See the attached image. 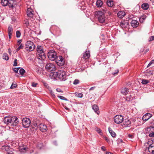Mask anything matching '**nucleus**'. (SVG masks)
<instances>
[{"instance_id": "obj_1", "label": "nucleus", "mask_w": 154, "mask_h": 154, "mask_svg": "<svg viewBox=\"0 0 154 154\" xmlns=\"http://www.w3.org/2000/svg\"><path fill=\"white\" fill-rule=\"evenodd\" d=\"M53 77L54 79H58L60 81H65L66 79L67 75L65 71H59L58 72H51Z\"/></svg>"}, {"instance_id": "obj_2", "label": "nucleus", "mask_w": 154, "mask_h": 154, "mask_svg": "<svg viewBox=\"0 0 154 154\" xmlns=\"http://www.w3.org/2000/svg\"><path fill=\"white\" fill-rule=\"evenodd\" d=\"M36 50L37 52V59L41 60L42 62V60H44L46 57L43 46L41 45H38L37 47Z\"/></svg>"}, {"instance_id": "obj_3", "label": "nucleus", "mask_w": 154, "mask_h": 154, "mask_svg": "<svg viewBox=\"0 0 154 154\" xmlns=\"http://www.w3.org/2000/svg\"><path fill=\"white\" fill-rule=\"evenodd\" d=\"M103 12L100 11H97L95 14V17H97L98 21L101 23H104L106 20L104 14L106 12L107 9L106 8L103 9Z\"/></svg>"}, {"instance_id": "obj_4", "label": "nucleus", "mask_w": 154, "mask_h": 154, "mask_svg": "<svg viewBox=\"0 0 154 154\" xmlns=\"http://www.w3.org/2000/svg\"><path fill=\"white\" fill-rule=\"evenodd\" d=\"M35 48V46L33 43L31 41H27L25 45V48L26 51H32Z\"/></svg>"}, {"instance_id": "obj_5", "label": "nucleus", "mask_w": 154, "mask_h": 154, "mask_svg": "<svg viewBox=\"0 0 154 154\" xmlns=\"http://www.w3.org/2000/svg\"><path fill=\"white\" fill-rule=\"evenodd\" d=\"M48 57L49 59L51 61L54 60L57 57L56 52L52 50H50L48 52Z\"/></svg>"}, {"instance_id": "obj_6", "label": "nucleus", "mask_w": 154, "mask_h": 154, "mask_svg": "<svg viewBox=\"0 0 154 154\" xmlns=\"http://www.w3.org/2000/svg\"><path fill=\"white\" fill-rule=\"evenodd\" d=\"M30 120L27 118H24L22 120V124L24 128H28L30 126Z\"/></svg>"}, {"instance_id": "obj_7", "label": "nucleus", "mask_w": 154, "mask_h": 154, "mask_svg": "<svg viewBox=\"0 0 154 154\" xmlns=\"http://www.w3.org/2000/svg\"><path fill=\"white\" fill-rule=\"evenodd\" d=\"M114 121L116 124H120L124 121V118L121 115H116L114 117Z\"/></svg>"}, {"instance_id": "obj_8", "label": "nucleus", "mask_w": 154, "mask_h": 154, "mask_svg": "<svg viewBox=\"0 0 154 154\" xmlns=\"http://www.w3.org/2000/svg\"><path fill=\"white\" fill-rule=\"evenodd\" d=\"M55 60H56V63L59 66H62L64 64V59L61 56H57Z\"/></svg>"}, {"instance_id": "obj_9", "label": "nucleus", "mask_w": 154, "mask_h": 154, "mask_svg": "<svg viewBox=\"0 0 154 154\" xmlns=\"http://www.w3.org/2000/svg\"><path fill=\"white\" fill-rule=\"evenodd\" d=\"M45 69L48 72H53L55 69V66L52 63H49L47 64L45 66Z\"/></svg>"}, {"instance_id": "obj_10", "label": "nucleus", "mask_w": 154, "mask_h": 154, "mask_svg": "<svg viewBox=\"0 0 154 154\" xmlns=\"http://www.w3.org/2000/svg\"><path fill=\"white\" fill-rule=\"evenodd\" d=\"M34 12L30 7H28L27 11V14L29 18H32Z\"/></svg>"}, {"instance_id": "obj_11", "label": "nucleus", "mask_w": 154, "mask_h": 154, "mask_svg": "<svg viewBox=\"0 0 154 154\" xmlns=\"http://www.w3.org/2000/svg\"><path fill=\"white\" fill-rule=\"evenodd\" d=\"M11 125L12 126H16L18 123L19 121L17 118L15 116L11 117Z\"/></svg>"}, {"instance_id": "obj_12", "label": "nucleus", "mask_w": 154, "mask_h": 154, "mask_svg": "<svg viewBox=\"0 0 154 154\" xmlns=\"http://www.w3.org/2000/svg\"><path fill=\"white\" fill-rule=\"evenodd\" d=\"M12 117L6 116L3 119L4 123L8 125H11V121L12 120Z\"/></svg>"}, {"instance_id": "obj_13", "label": "nucleus", "mask_w": 154, "mask_h": 154, "mask_svg": "<svg viewBox=\"0 0 154 154\" xmlns=\"http://www.w3.org/2000/svg\"><path fill=\"white\" fill-rule=\"evenodd\" d=\"M152 117V115L149 113H147L145 114L142 117V120L143 121H146Z\"/></svg>"}, {"instance_id": "obj_14", "label": "nucleus", "mask_w": 154, "mask_h": 154, "mask_svg": "<svg viewBox=\"0 0 154 154\" xmlns=\"http://www.w3.org/2000/svg\"><path fill=\"white\" fill-rule=\"evenodd\" d=\"M39 128L40 131L42 132H45L47 130L46 125L43 124H40Z\"/></svg>"}, {"instance_id": "obj_15", "label": "nucleus", "mask_w": 154, "mask_h": 154, "mask_svg": "<svg viewBox=\"0 0 154 154\" xmlns=\"http://www.w3.org/2000/svg\"><path fill=\"white\" fill-rule=\"evenodd\" d=\"M28 148L26 147V146L24 145L22 146H20V152L21 153H25L26 151L27 150Z\"/></svg>"}, {"instance_id": "obj_16", "label": "nucleus", "mask_w": 154, "mask_h": 154, "mask_svg": "<svg viewBox=\"0 0 154 154\" xmlns=\"http://www.w3.org/2000/svg\"><path fill=\"white\" fill-rule=\"evenodd\" d=\"M90 56V52L89 51H86L83 54L82 58L84 59L88 58Z\"/></svg>"}, {"instance_id": "obj_17", "label": "nucleus", "mask_w": 154, "mask_h": 154, "mask_svg": "<svg viewBox=\"0 0 154 154\" xmlns=\"http://www.w3.org/2000/svg\"><path fill=\"white\" fill-rule=\"evenodd\" d=\"M131 24L133 27H136L138 25L139 23L137 21L135 20H133L131 21Z\"/></svg>"}, {"instance_id": "obj_18", "label": "nucleus", "mask_w": 154, "mask_h": 154, "mask_svg": "<svg viewBox=\"0 0 154 154\" xmlns=\"http://www.w3.org/2000/svg\"><path fill=\"white\" fill-rule=\"evenodd\" d=\"M124 121V124L125 127H129L130 126L131 124V122L129 119H125Z\"/></svg>"}, {"instance_id": "obj_19", "label": "nucleus", "mask_w": 154, "mask_h": 154, "mask_svg": "<svg viewBox=\"0 0 154 154\" xmlns=\"http://www.w3.org/2000/svg\"><path fill=\"white\" fill-rule=\"evenodd\" d=\"M13 32V28L12 26L10 25L8 28V32L9 38H11L12 33Z\"/></svg>"}, {"instance_id": "obj_20", "label": "nucleus", "mask_w": 154, "mask_h": 154, "mask_svg": "<svg viewBox=\"0 0 154 154\" xmlns=\"http://www.w3.org/2000/svg\"><path fill=\"white\" fill-rule=\"evenodd\" d=\"M125 14V13L124 11H120L117 13V15L119 18H122L124 16Z\"/></svg>"}, {"instance_id": "obj_21", "label": "nucleus", "mask_w": 154, "mask_h": 154, "mask_svg": "<svg viewBox=\"0 0 154 154\" xmlns=\"http://www.w3.org/2000/svg\"><path fill=\"white\" fill-rule=\"evenodd\" d=\"M26 73L25 70L22 68L20 67V75H21L20 76H25L26 75Z\"/></svg>"}, {"instance_id": "obj_22", "label": "nucleus", "mask_w": 154, "mask_h": 154, "mask_svg": "<svg viewBox=\"0 0 154 154\" xmlns=\"http://www.w3.org/2000/svg\"><path fill=\"white\" fill-rule=\"evenodd\" d=\"M154 147V144H152L149 145L148 148V151L149 152H151L152 154H153L154 152V150H153V147Z\"/></svg>"}, {"instance_id": "obj_23", "label": "nucleus", "mask_w": 154, "mask_h": 154, "mask_svg": "<svg viewBox=\"0 0 154 154\" xmlns=\"http://www.w3.org/2000/svg\"><path fill=\"white\" fill-rule=\"evenodd\" d=\"M92 109L97 114L99 113V108L97 105L94 104L92 106Z\"/></svg>"}, {"instance_id": "obj_24", "label": "nucleus", "mask_w": 154, "mask_h": 154, "mask_svg": "<svg viewBox=\"0 0 154 154\" xmlns=\"http://www.w3.org/2000/svg\"><path fill=\"white\" fill-rule=\"evenodd\" d=\"M128 92V88H123L121 90V93L124 95H126Z\"/></svg>"}, {"instance_id": "obj_25", "label": "nucleus", "mask_w": 154, "mask_h": 154, "mask_svg": "<svg viewBox=\"0 0 154 154\" xmlns=\"http://www.w3.org/2000/svg\"><path fill=\"white\" fill-rule=\"evenodd\" d=\"M15 0H8V5L10 7H13L14 4H15Z\"/></svg>"}, {"instance_id": "obj_26", "label": "nucleus", "mask_w": 154, "mask_h": 154, "mask_svg": "<svg viewBox=\"0 0 154 154\" xmlns=\"http://www.w3.org/2000/svg\"><path fill=\"white\" fill-rule=\"evenodd\" d=\"M35 71L38 74H40L42 72L43 69L42 68L36 67L35 68Z\"/></svg>"}, {"instance_id": "obj_27", "label": "nucleus", "mask_w": 154, "mask_h": 154, "mask_svg": "<svg viewBox=\"0 0 154 154\" xmlns=\"http://www.w3.org/2000/svg\"><path fill=\"white\" fill-rule=\"evenodd\" d=\"M149 7V5L147 3H144L141 5V8L144 10L147 9Z\"/></svg>"}, {"instance_id": "obj_28", "label": "nucleus", "mask_w": 154, "mask_h": 154, "mask_svg": "<svg viewBox=\"0 0 154 154\" xmlns=\"http://www.w3.org/2000/svg\"><path fill=\"white\" fill-rule=\"evenodd\" d=\"M103 4V2L101 0H97L96 2V5L97 7H100Z\"/></svg>"}, {"instance_id": "obj_29", "label": "nucleus", "mask_w": 154, "mask_h": 154, "mask_svg": "<svg viewBox=\"0 0 154 154\" xmlns=\"http://www.w3.org/2000/svg\"><path fill=\"white\" fill-rule=\"evenodd\" d=\"M108 130L109 133L112 137H115L116 136V133L114 132L110 128H109Z\"/></svg>"}, {"instance_id": "obj_30", "label": "nucleus", "mask_w": 154, "mask_h": 154, "mask_svg": "<svg viewBox=\"0 0 154 154\" xmlns=\"http://www.w3.org/2000/svg\"><path fill=\"white\" fill-rule=\"evenodd\" d=\"M106 3L107 6L109 7H112L113 6V1L112 0H108Z\"/></svg>"}, {"instance_id": "obj_31", "label": "nucleus", "mask_w": 154, "mask_h": 154, "mask_svg": "<svg viewBox=\"0 0 154 154\" xmlns=\"http://www.w3.org/2000/svg\"><path fill=\"white\" fill-rule=\"evenodd\" d=\"M8 0H1V4L2 6H5L8 5Z\"/></svg>"}, {"instance_id": "obj_32", "label": "nucleus", "mask_w": 154, "mask_h": 154, "mask_svg": "<svg viewBox=\"0 0 154 154\" xmlns=\"http://www.w3.org/2000/svg\"><path fill=\"white\" fill-rule=\"evenodd\" d=\"M24 24L25 26H26L27 27L29 28V26H31L29 25L30 24V23L29 21V20L27 19H26L24 20Z\"/></svg>"}, {"instance_id": "obj_33", "label": "nucleus", "mask_w": 154, "mask_h": 154, "mask_svg": "<svg viewBox=\"0 0 154 154\" xmlns=\"http://www.w3.org/2000/svg\"><path fill=\"white\" fill-rule=\"evenodd\" d=\"M146 17V16L144 15L140 17L139 18L140 21L141 22H143V21L145 20Z\"/></svg>"}, {"instance_id": "obj_34", "label": "nucleus", "mask_w": 154, "mask_h": 154, "mask_svg": "<svg viewBox=\"0 0 154 154\" xmlns=\"http://www.w3.org/2000/svg\"><path fill=\"white\" fill-rule=\"evenodd\" d=\"M2 57L3 59L6 60H8L9 59L8 54L6 53L3 54Z\"/></svg>"}, {"instance_id": "obj_35", "label": "nucleus", "mask_w": 154, "mask_h": 154, "mask_svg": "<svg viewBox=\"0 0 154 154\" xmlns=\"http://www.w3.org/2000/svg\"><path fill=\"white\" fill-rule=\"evenodd\" d=\"M43 146V144L41 142H39L37 144V147L38 149H41Z\"/></svg>"}, {"instance_id": "obj_36", "label": "nucleus", "mask_w": 154, "mask_h": 154, "mask_svg": "<svg viewBox=\"0 0 154 154\" xmlns=\"http://www.w3.org/2000/svg\"><path fill=\"white\" fill-rule=\"evenodd\" d=\"M152 128V127H148L145 130L146 132V133H149V132H151V130Z\"/></svg>"}, {"instance_id": "obj_37", "label": "nucleus", "mask_w": 154, "mask_h": 154, "mask_svg": "<svg viewBox=\"0 0 154 154\" xmlns=\"http://www.w3.org/2000/svg\"><path fill=\"white\" fill-rule=\"evenodd\" d=\"M149 81L148 80L143 79L142 80V83L143 84L146 85L149 83Z\"/></svg>"}, {"instance_id": "obj_38", "label": "nucleus", "mask_w": 154, "mask_h": 154, "mask_svg": "<svg viewBox=\"0 0 154 154\" xmlns=\"http://www.w3.org/2000/svg\"><path fill=\"white\" fill-rule=\"evenodd\" d=\"M58 97L61 100H64L66 101H67L68 100L67 98L61 96H58Z\"/></svg>"}, {"instance_id": "obj_39", "label": "nucleus", "mask_w": 154, "mask_h": 154, "mask_svg": "<svg viewBox=\"0 0 154 154\" xmlns=\"http://www.w3.org/2000/svg\"><path fill=\"white\" fill-rule=\"evenodd\" d=\"M17 86V85L15 83V84H14V83H13L11 86L10 87V88L11 89H14L15 88H16V87Z\"/></svg>"}, {"instance_id": "obj_40", "label": "nucleus", "mask_w": 154, "mask_h": 154, "mask_svg": "<svg viewBox=\"0 0 154 154\" xmlns=\"http://www.w3.org/2000/svg\"><path fill=\"white\" fill-rule=\"evenodd\" d=\"M154 63V60H152L148 65L147 67H149L152 64Z\"/></svg>"}, {"instance_id": "obj_41", "label": "nucleus", "mask_w": 154, "mask_h": 154, "mask_svg": "<svg viewBox=\"0 0 154 154\" xmlns=\"http://www.w3.org/2000/svg\"><path fill=\"white\" fill-rule=\"evenodd\" d=\"M79 80L78 79H75L73 82L74 85H77L79 84Z\"/></svg>"}, {"instance_id": "obj_42", "label": "nucleus", "mask_w": 154, "mask_h": 154, "mask_svg": "<svg viewBox=\"0 0 154 154\" xmlns=\"http://www.w3.org/2000/svg\"><path fill=\"white\" fill-rule=\"evenodd\" d=\"M149 136L150 137H154V131L151 132L149 134Z\"/></svg>"}, {"instance_id": "obj_43", "label": "nucleus", "mask_w": 154, "mask_h": 154, "mask_svg": "<svg viewBox=\"0 0 154 154\" xmlns=\"http://www.w3.org/2000/svg\"><path fill=\"white\" fill-rule=\"evenodd\" d=\"M19 67L14 68H13V70L16 73L18 72Z\"/></svg>"}, {"instance_id": "obj_44", "label": "nucleus", "mask_w": 154, "mask_h": 154, "mask_svg": "<svg viewBox=\"0 0 154 154\" xmlns=\"http://www.w3.org/2000/svg\"><path fill=\"white\" fill-rule=\"evenodd\" d=\"M126 24L127 25H128V22H127L126 23H124V22H122L121 23V25L122 27H125L124 26H125V24Z\"/></svg>"}, {"instance_id": "obj_45", "label": "nucleus", "mask_w": 154, "mask_h": 154, "mask_svg": "<svg viewBox=\"0 0 154 154\" xmlns=\"http://www.w3.org/2000/svg\"><path fill=\"white\" fill-rule=\"evenodd\" d=\"M17 60L16 59H15L14 61L13 66H17Z\"/></svg>"}, {"instance_id": "obj_46", "label": "nucleus", "mask_w": 154, "mask_h": 154, "mask_svg": "<svg viewBox=\"0 0 154 154\" xmlns=\"http://www.w3.org/2000/svg\"><path fill=\"white\" fill-rule=\"evenodd\" d=\"M97 132L100 134H102V132L101 130L99 128H97Z\"/></svg>"}, {"instance_id": "obj_47", "label": "nucleus", "mask_w": 154, "mask_h": 154, "mask_svg": "<svg viewBox=\"0 0 154 154\" xmlns=\"http://www.w3.org/2000/svg\"><path fill=\"white\" fill-rule=\"evenodd\" d=\"M21 40H20V49L21 48H23V45L21 44Z\"/></svg>"}, {"instance_id": "obj_48", "label": "nucleus", "mask_w": 154, "mask_h": 154, "mask_svg": "<svg viewBox=\"0 0 154 154\" xmlns=\"http://www.w3.org/2000/svg\"><path fill=\"white\" fill-rule=\"evenodd\" d=\"M7 154H14V153L12 151L9 150L7 151Z\"/></svg>"}, {"instance_id": "obj_49", "label": "nucleus", "mask_w": 154, "mask_h": 154, "mask_svg": "<svg viewBox=\"0 0 154 154\" xmlns=\"http://www.w3.org/2000/svg\"><path fill=\"white\" fill-rule=\"evenodd\" d=\"M16 36L17 38L19 37V31L17 30V31L16 32Z\"/></svg>"}, {"instance_id": "obj_50", "label": "nucleus", "mask_w": 154, "mask_h": 154, "mask_svg": "<svg viewBox=\"0 0 154 154\" xmlns=\"http://www.w3.org/2000/svg\"><path fill=\"white\" fill-rule=\"evenodd\" d=\"M153 38V36H151L149 38V42H151L153 40H154Z\"/></svg>"}, {"instance_id": "obj_51", "label": "nucleus", "mask_w": 154, "mask_h": 154, "mask_svg": "<svg viewBox=\"0 0 154 154\" xmlns=\"http://www.w3.org/2000/svg\"><path fill=\"white\" fill-rule=\"evenodd\" d=\"M37 85V83H34V82H33L32 83V87H36Z\"/></svg>"}, {"instance_id": "obj_52", "label": "nucleus", "mask_w": 154, "mask_h": 154, "mask_svg": "<svg viewBox=\"0 0 154 154\" xmlns=\"http://www.w3.org/2000/svg\"><path fill=\"white\" fill-rule=\"evenodd\" d=\"M19 50V47H18L17 48L16 50H15V51H13V53H16Z\"/></svg>"}, {"instance_id": "obj_53", "label": "nucleus", "mask_w": 154, "mask_h": 154, "mask_svg": "<svg viewBox=\"0 0 154 154\" xmlns=\"http://www.w3.org/2000/svg\"><path fill=\"white\" fill-rule=\"evenodd\" d=\"M50 93H51V95L54 97H55V95L54 94V93L52 91H50Z\"/></svg>"}, {"instance_id": "obj_54", "label": "nucleus", "mask_w": 154, "mask_h": 154, "mask_svg": "<svg viewBox=\"0 0 154 154\" xmlns=\"http://www.w3.org/2000/svg\"><path fill=\"white\" fill-rule=\"evenodd\" d=\"M102 150L103 151H105L106 150V148L104 146H102L101 148Z\"/></svg>"}, {"instance_id": "obj_55", "label": "nucleus", "mask_w": 154, "mask_h": 154, "mask_svg": "<svg viewBox=\"0 0 154 154\" xmlns=\"http://www.w3.org/2000/svg\"><path fill=\"white\" fill-rule=\"evenodd\" d=\"M78 97H82L83 96V94L81 93H79L78 95Z\"/></svg>"}, {"instance_id": "obj_56", "label": "nucleus", "mask_w": 154, "mask_h": 154, "mask_svg": "<svg viewBox=\"0 0 154 154\" xmlns=\"http://www.w3.org/2000/svg\"><path fill=\"white\" fill-rule=\"evenodd\" d=\"M128 137L129 138H132L133 137V135H132L130 134H128Z\"/></svg>"}, {"instance_id": "obj_57", "label": "nucleus", "mask_w": 154, "mask_h": 154, "mask_svg": "<svg viewBox=\"0 0 154 154\" xmlns=\"http://www.w3.org/2000/svg\"><path fill=\"white\" fill-rule=\"evenodd\" d=\"M118 141L119 143H122L123 142V140L121 139H119L118 140Z\"/></svg>"}, {"instance_id": "obj_58", "label": "nucleus", "mask_w": 154, "mask_h": 154, "mask_svg": "<svg viewBox=\"0 0 154 154\" xmlns=\"http://www.w3.org/2000/svg\"><path fill=\"white\" fill-rule=\"evenodd\" d=\"M56 90L57 92H62V91L59 88H57Z\"/></svg>"}, {"instance_id": "obj_59", "label": "nucleus", "mask_w": 154, "mask_h": 154, "mask_svg": "<svg viewBox=\"0 0 154 154\" xmlns=\"http://www.w3.org/2000/svg\"><path fill=\"white\" fill-rule=\"evenodd\" d=\"M8 52H9V54L10 55H11V50L10 48H9L8 49Z\"/></svg>"}, {"instance_id": "obj_60", "label": "nucleus", "mask_w": 154, "mask_h": 154, "mask_svg": "<svg viewBox=\"0 0 154 154\" xmlns=\"http://www.w3.org/2000/svg\"><path fill=\"white\" fill-rule=\"evenodd\" d=\"M116 72H114L112 74H117L119 72V70L118 69H117V70H116Z\"/></svg>"}, {"instance_id": "obj_61", "label": "nucleus", "mask_w": 154, "mask_h": 154, "mask_svg": "<svg viewBox=\"0 0 154 154\" xmlns=\"http://www.w3.org/2000/svg\"><path fill=\"white\" fill-rule=\"evenodd\" d=\"M95 88V87H91L90 89L89 90H94Z\"/></svg>"}, {"instance_id": "obj_62", "label": "nucleus", "mask_w": 154, "mask_h": 154, "mask_svg": "<svg viewBox=\"0 0 154 154\" xmlns=\"http://www.w3.org/2000/svg\"><path fill=\"white\" fill-rule=\"evenodd\" d=\"M53 143L54 145H55L56 146H57V142L56 141H54L53 142Z\"/></svg>"}, {"instance_id": "obj_63", "label": "nucleus", "mask_w": 154, "mask_h": 154, "mask_svg": "<svg viewBox=\"0 0 154 154\" xmlns=\"http://www.w3.org/2000/svg\"><path fill=\"white\" fill-rule=\"evenodd\" d=\"M106 154H114L112 153L111 152H106Z\"/></svg>"}, {"instance_id": "obj_64", "label": "nucleus", "mask_w": 154, "mask_h": 154, "mask_svg": "<svg viewBox=\"0 0 154 154\" xmlns=\"http://www.w3.org/2000/svg\"><path fill=\"white\" fill-rule=\"evenodd\" d=\"M152 126H153L152 127V129H153V128H154V121H153L152 122Z\"/></svg>"}]
</instances>
